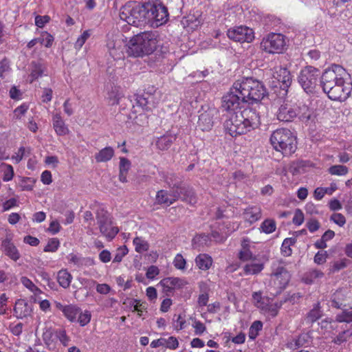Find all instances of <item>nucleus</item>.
<instances>
[{
    "mask_svg": "<svg viewBox=\"0 0 352 352\" xmlns=\"http://www.w3.org/2000/svg\"><path fill=\"white\" fill-rule=\"evenodd\" d=\"M246 103L244 96L237 91L235 82L230 91L222 98L221 108L228 113L224 128L232 137L245 134L261 124L259 114L255 109L245 108L241 111Z\"/></svg>",
    "mask_w": 352,
    "mask_h": 352,
    "instance_id": "1",
    "label": "nucleus"
},
{
    "mask_svg": "<svg viewBox=\"0 0 352 352\" xmlns=\"http://www.w3.org/2000/svg\"><path fill=\"white\" fill-rule=\"evenodd\" d=\"M158 35L155 32L147 31L133 36L126 44L129 56L140 57L152 54L158 43Z\"/></svg>",
    "mask_w": 352,
    "mask_h": 352,
    "instance_id": "2",
    "label": "nucleus"
},
{
    "mask_svg": "<svg viewBox=\"0 0 352 352\" xmlns=\"http://www.w3.org/2000/svg\"><path fill=\"white\" fill-rule=\"evenodd\" d=\"M270 140L273 148L281 152L284 156H290L297 148L296 138L287 129H276L272 133Z\"/></svg>",
    "mask_w": 352,
    "mask_h": 352,
    "instance_id": "3",
    "label": "nucleus"
},
{
    "mask_svg": "<svg viewBox=\"0 0 352 352\" xmlns=\"http://www.w3.org/2000/svg\"><path fill=\"white\" fill-rule=\"evenodd\" d=\"M235 83L237 91L244 96L247 103L258 102L267 95V90L263 82L253 78L237 80Z\"/></svg>",
    "mask_w": 352,
    "mask_h": 352,
    "instance_id": "4",
    "label": "nucleus"
},
{
    "mask_svg": "<svg viewBox=\"0 0 352 352\" xmlns=\"http://www.w3.org/2000/svg\"><path fill=\"white\" fill-rule=\"evenodd\" d=\"M147 12L146 3L128 2L120 8L119 15L129 25L138 27L147 23Z\"/></svg>",
    "mask_w": 352,
    "mask_h": 352,
    "instance_id": "5",
    "label": "nucleus"
},
{
    "mask_svg": "<svg viewBox=\"0 0 352 352\" xmlns=\"http://www.w3.org/2000/svg\"><path fill=\"white\" fill-rule=\"evenodd\" d=\"M347 75L346 70L340 65H333L327 69L320 77V86L325 93L340 83H344Z\"/></svg>",
    "mask_w": 352,
    "mask_h": 352,
    "instance_id": "6",
    "label": "nucleus"
},
{
    "mask_svg": "<svg viewBox=\"0 0 352 352\" xmlns=\"http://www.w3.org/2000/svg\"><path fill=\"white\" fill-rule=\"evenodd\" d=\"M96 218L101 234L109 241L113 239L118 233L119 230L113 226L109 212L103 208H100L96 211Z\"/></svg>",
    "mask_w": 352,
    "mask_h": 352,
    "instance_id": "7",
    "label": "nucleus"
},
{
    "mask_svg": "<svg viewBox=\"0 0 352 352\" xmlns=\"http://www.w3.org/2000/svg\"><path fill=\"white\" fill-rule=\"evenodd\" d=\"M320 71L312 66L304 67L298 76V82L307 93H312L317 86Z\"/></svg>",
    "mask_w": 352,
    "mask_h": 352,
    "instance_id": "8",
    "label": "nucleus"
},
{
    "mask_svg": "<svg viewBox=\"0 0 352 352\" xmlns=\"http://www.w3.org/2000/svg\"><path fill=\"white\" fill-rule=\"evenodd\" d=\"M286 45L285 36L281 34L270 33L261 42V48L268 54H280Z\"/></svg>",
    "mask_w": 352,
    "mask_h": 352,
    "instance_id": "9",
    "label": "nucleus"
},
{
    "mask_svg": "<svg viewBox=\"0 0 352 352\" xmlns=\"http://www.w3.org/2000/svg\"><path fill=\"white\" fill-rule=\"evenodd\" d=\"M147 23L159 27L164 24L168 19L167 8L162 4L146 3Z\"/></svg>",
    "mask_w": 352,
    "mask_h": 352,
    "instance_id": "10",
    "label": "nucleus"
},
{
    "mask_svg": "<svg viewBox=\"0 0 352 352\" xmlns=\"http://www.w3.org/2000/svg\"><path fill=\"white\" fill-rule=\"evenodd\" d=\"M228 38L235 42L251 43L254 39V32L247 26L230 28L227 32Z\"/></svg>",
    "mask_w": 352,
    "mask_h": 352,
    "instance_id": "11",
    "label": "nucleus"
},
{
    "mask_svg": "<svg viewBox=\"0 0 352 352\" xmlns=\"http://www.w3.org/2000/svg\"><path fill=\"white\" fill-rule=\"evenodd\" d=\"M331 306L336 309H352V291L349 289L337 290L332 296Z\"/></svg>",
    "mask_w": 352,
    "mask_h": 352,
    "instance_id": "12",
    "label": "nucleus"
},
{
    "mask_svg": "<svg viewBox=\"0 0 352 352\" xmlns=\"http://www.w3.org/2000/svg\"><path fill=\"white\" fill-rule=\"evenodd\" d=\"M183 192H180L178 188L175 187V184H174V187L170 188L168 191L166 190L157 191L155 201L157 204L169 206L181 198Z\"/></svg>",
    "mask_w": 352,
    "mask_h": 352,
    "instance_id": "13",
    "label": "nucleus"
},
{
    "mask_svg": "<svg viewBox=\"0 0 352 352\" xmlns=\"http://www.w3.org/2000/svg\"><path fill=\"white\" fill-rule=\"evenodd\" d=\"M352 91V84L345 80L344 83L337 85L335 87L325 92L332 100L344 101L346 100Z\"/></svg>",
    "mask_w": 352,
    "mask_h": 352,
    "instance_id": "14",
    "label": "nucleus"
},
{
    "mask_svg": "<svg viewBox=\"0 0 352 352\" xmlns=\"http://www.w3.org/2000/svg\"><path fill=\"white\" fill-rule=\"evenodd\" d=\"M217 109L214 107H209L206 110L202 109L199 116L197 126L203 131H209L214 124V117L217 115Z\"/></svg>",
    "mask_w": 352,
    "mask_h": 352,
    "instance_id": "15",
    "label": "nucleus"
},
{
    "mask_svg": "<svg viewBox=\"0 0 352 352\" xmlns=\"http://www.w3.org/2000/svg\"><path fill=\"white\" fill-rule=\"evenodd\" d=\"M272 78L274 79L272 81V87H279L280 89H285L291 85V74L289 71L286 68H276V71L274 72Z\"/></svg>",
    "mask_w": 352,
    "mask_h": 352,
    "instance_id": "16",
    "label": "nucleus"
},
{
    "mask_svg": "<svg viewBox=\"0 0 352 352\" xmlns=\"http://www.w3.org/2000/svg\"><path fill=\"white\" fill-rule=\"evenodd\" d=\"M21 283L24 287L28 288L30 291L33 293L31 296V299L34 302H38L41 310L44 311V300H41L40 295L42 294V291L38 288L29 278L25 276L21 278Z\"/></svg>",
    "mask_w": 352,
    "mask_h": 352,
    "instance_id": "17",
    "label": "nucleus"
},
{
    "mask_svg": "<svg viewBox=\"0 0 352 352\" xmlns=\"http://www.w3.org/2000/svg\"><path fill=\"white\" fill-rule=\"evenodd\" d=\"M340 328L341 331L332 340V342L336 344L340 345L347 342L352 336V324H342L340 327L336 325L334 329Z\"/></svg>",
    "mask_w": 352,
    "mask_h": 352,
    "instance_id": "18",
    "label": "nucleus"
},
{
    "mask_svg": "<svg viewBox=\"0 0 352 352\" xmlns=\"http://www.w3.org/2000/svg\"><path fill=\"white\" fill-rule=\"evenodd\" d=\"M31 306L23 299H19L14 307V316L18 318H23L30 315Z\"/></svg>",
    "mask_w": 352,
    "mask_h": 352,
    "instance_id": "19",
    "label": "nucleus"
},
{
    "mask_svg": "<svg viewBox=\"0 0 352 352\" xmlns=\"http://www.w3.org/2000/svg\"><path fill=\"white\" fill-rule=\"evenodd\" d=\"M176 138L175 135L167 133L157 138L155 146L160 151H166L172 146Z\"/></svg>",
    "mask_w": 352,
    "mask_h": 352,
    "instance_id": "20",
    "label": "nucleus"
},
{
    "mask_svg": "<svg viewBox=\"0 0 352 352\" xmlns=\"http://www.w3.org/2000/svg\"><path fill=\"white\" fill-rule=\"evenodd\" d=\"M2 248L5 254L11 259L16 261L20 258V253L8 236L2 241Z\"/></svg>",
    "mask_w": 352,
    "mask_h": 352,
    "instance_id": "21",
    "label": "nucleus"
},
{
    "mask_svg": "<svg viewBox=\"0 0 352 352\" xmlns=\"http://www.w3.org/2000/svg\"><path fill=\"white\" fill-rule=\"evenodd\" d=\"M165 346L169 349H175L179 346V342L175 337L170 336L168 339L160 338L151 342V347L157 348L158 346Z\"/></svg>",
    "mask_w": 352,
    "mask_h": 352,
    "instance_id": "22",
    "label": "nucleus"
},
{
    "mask_svg": "<svg viewBox=\"0 0 352 352\" xmlns=\"http://www.w3.org/2000/svg\"><path fill=\"white\" fill-rule=\"evenodd\" d=\"M297 116L296 111L291 107L281 105L277 113V118L282 122H290Z\"/></svg>",
    "mask_w": 352,
    "mask_h": 352,
    "instance_id": "23",
    "label": "nucleus"
},
{
    "mask_svg": "<svg viewBox=\"0 0 352 352\" xmlns=\"http://www.w3.org/2000/svg\"><path fill=\"white\" fill-rule=\"evenodd\" d=\"M272 276L274 277V283L276 284L278 282L280 288L285 287L290 277L289 272L283 267H277Z\"/></svg>",
    "mask_w": 352,
    "mask_h": 352,
    "instance_id": "24",
    "label": "nucleus"
},
{
    "mask_svg": "<svg viewBox=\"0 0 352 352\" xmlns=\"http://www.w3.org/2000/svg\"><path fill=\"white\" fill-rule=\"evenodd\" d=\"M52 121L54 129L58 135H65L69 133V130L59 113H53Z\"/></svg>",
    "mask_w": 352,
    "mask_h": 352,
    "instance_id": "25",
    "label": "nucleus"
},
{
    "mask_svg": "<svg viewBox=\"0 0 352 352\" xmlns=\"http://www.w3.org/2000/svg\"><path fill=\"white\" fill-rule=\"evenodd\" d=\"M107 45L109 54L113 58L119 60L124 57L123 49L120 41H109Z\"/></svg>",
    "mask_w": 352,
    "mask_h": 352,
    "instance_id": "26",
    "label": "nucleus"
},
{
    "mask_svg": "<svg viewBox=\"0 0 352 352\" xmlns=\"http://www.w3.org/2000/svg\"><path fill=\"white\" fill-rule=\"evenodd\" d=\"M264 269V263L257 262L256 258H254L251 262L245 264L243 267V273L245 275H256Z\"/></svg>",
    "mask_w": 352,
    "mask_h": 352,
    "instance_id": "27",
    "label": "nucleus"
},
{
    "mask_svg": "<svg viewBox=\"0 0 352 352\" xmlns=\"http://www.w3.org/2000/svg\"><path fill=\"white\" fill-rule=\"evenodd\" d=\"M245 221L253 223L261 217V209L260 207L254 206L247 208L243 212Z\"/></svg>",
    "mask_w": 352,
    "mask_h": 352,
    "instance_id": "28",
    "label": "nucleus"
},
{
    "mask_svg": "<svg viewBox=\"0 0 352 352\" xmlns=\"http://www.w3.org/2000/svg\"><path fill=\"white\" fill-rule=\"evenodd\" d=\"M165 181L170 188L174 187V184H175V187H177L180 192H188V196L190 197V201H195V197L192 198L193 192L192 190H187L184 187L181 186L179 184V179L175 175L170 174L167 175L166 177Z\"/></svg>",
    "mask_w": 352,
    "mask_h": 352,
    "instance_id": "29",
    "label": "nucleus"
},
{
    "mask_svg": "<svg viewBox=\"0 0 352 352\" xmlns=\"http://www.w3.org/2000/svg\"><path fill=\"white\" fill-rule=\"evenodd\" d=\"M309 342V336L307 334H301L287 344L289 349L296 350L305 346Z\"/></svg>",
    "mask_w": 352,
    "mask_h": 352,
    "instance_id": "30",
    "label": "nucleus"
},
{
    "mask_svg": "<svg viewBox=\"0 0 352 352\" xmlns=\"http://www.w3.org/2000/svg\"><path fill=\"white\" fill-rule=\"evenodd\" d=\"M114 155V150L111 146H107L101 149L95 155V160L98 163L109 161Z\"/></svg>",
    "mask_w": 352,
    "mask_h": 352,
    "instance_id": "31",
    "label": "nucleus"
},
{
    "mask_svg": "<svg viewBox=\"0 0 352 352\" xmlns=\"http://www.w3.org/2000/svg\"><path fill=\"white\" fill-rule=\"evenodd\" d=\"M197 266L202 270H208L212 263V258L206 254H200L195 258Z\"/></svg>",
    "mask_w": 352,
    "mask_h": 352,
    "instance_id": "32",
    "label": "nucleus"
},
{
    "mask_svg": "<svg viewBox=\"0 0 352 352\" xmlns=\"http://www.w3.org/2000/svg\"><path fill=\"white\" fill-rule=\"evenodd\" d=\"M182 280L178 278H166L160 281V285L166 292H171L182 285Z\"/></svg>",
    "mask_w": 352,
    "mask_h": 352,
    "instance_id": "33",
    "label": "nucleus"
},
{
    "mask_svg": "<svg viewBox=\"0 0 352 352\" xmlns=\"http://www.w3.org/2000/svg\"><path fill=\"white\" fill-rule=\"evenodd\" d=\"M80 309L76 305H69L65 306L63 309L64 316L71 322L76 321L78 315L80 314Z\"/></svg>",
    "mask_w": 352,
    "mask_h": 352,
    "instance_id": "34",
    "label": "nucleus"
},
{
    "mask_svg": "<svg viewBox=\"0 0 352 352\" xmlns=\"http://www.w3.org/2000/svg\"><path fill=\"white\" fill-rule=\"evenodd\" d=\"M72 279V275L66 270H61L58 272L57 280L59 285L63 288L69 287Z\"/></svg>",
    "mask_w": 352,
    "mask_h": 352,
    "instance_id": "35",
    "label": "nucleus"
},
{
    "mask_svg": "<svg viewBox=\"0 0 352 352\" xmlns=\"http://www.w3.org/2000/svg\"><path fill=\"white\" fill-rule=\"evenodd\" d=\"M322 313L320 309V303L316 304L313 309L307 314L306 320L308 322L313 323L322 317Z\"/></svg>",
    "mask_w": 352,
    "mask_h": 352,
    "instance_id": "36",
    "label": "nucleus"
},
{
    "mask_svg": "<svg viewBox=\"0 0 352 352\" xmlns=\"http://www.w3.org/2000/svg\"><path fill=\"white\" fill-rule=\"evenodd\" d=\"M336 322L344 323L343 324H352V311L344 310L342 313L337 314Z\"/></svg>",
    "mask_w": 352,
    "mask_h": 352,
    "instance_id": "37",
    "label": "nucleus"
},
{
    "mask_svg": "<svg viewBox=\"0 0 352 352\" xmlns=\"http://www.w3.org/2000/svg\"><path fill=\"white\" fill-rule=\"evenodd\" d=\"M324 276V273L318 270H312L309 271L305 278V282L307 284L314 283L316 279L321 278Z\"/></svg>",
    "mask_w": 352,
    "mask_h": 352,
    "instance_id": "38",
    "label": "nucleus"
},
{
    "mask_svg": "<svg viewBox=\"0 0 352 352\" xmlns=\"http://www.w3.org/2000/svg\"><path fill=\"white\" fill-rule=\"evenodd\" d=\"M133 244L135 247V251L142 253L148 250V243L140 237H135L133 239Z\"/></svg>",
    "mask_w": 352,
    "mask_h": 352,
    "instance_id": "39",
    "label": "nucleus"
},
{
    "mask_svg": "<svg viewBox=\"0 0 352 352\" xmlns=\"http://www.w3.org/2000/svg\"><path fill=\"white\" fill-rule=\"evenodd\" d=\"M276 228V222L272 219H265L261 225V230L266 234L272 233Z\"/></svg>",
    "mask_w": 352,
    "mask_h": 352,
    "instance_id": "40",
    "label": "nucleus"
},
{
    "mask_svg": "<svg viewBox=\"0 0 352 352\" xmlns=\"http://www.w3.org/2000/svg\"><path fill=\"white\" fill-rule=\"evenodd\" d=\"M121 98L122 94L116 87L113 88L108 94L109 102L111 105L118 104Z\"/></svg>",
    "mask_w": 352,
    "mask_h": 352,
    "instance_id": "41",
    "label": "nucleus"
},
{
    "mask_svg": "<svg viewBox=\"0 0 352 352\" xmlns=\"http://www.w3.org/2000/svg\"><path fill=\"white\" fill-rule=\"evenodd\" d=\"M329 172L331 175H344L348 173V168L342 165H334L329 168Z\"/></svg>",
    "mask_w": 352,
    "mask_h": 352,
    "instance_id": "42",
    "label": "nucleus"
},
{
    "mask_svg": "<svg viewBox=\"0 0 352 352\" xmlns=\"http://www.w3.org/2000/svg\"><path fill=\"white\" fill-rule=\"evenodd\" d=\"M90 35V30H88L84 31L83 33L78 38L76 43L74 44L75 49L80 50L85 44L86 41L89 38Z\"/></svg>",
    "mask_w": 352,
    "mask_h": 352,
    "instance_id": "43",
    "label": "nucleus"
},
{
    "mask_svg": "<svg viewBox=\"0 0 352 352\" xmlns=\"http://www.w3.org/2000/svg\"><path fill=\"white\" fill-rule=\"evenodd\" d=\"M78 316V319L76 318V321L79 322L80 326L84 327L90 322L91 315L89 311H85L82 313L80 310Z\"/></svg>",
    "mask_w": 352,
    "mask_h": 352,
    "instance_id": "44",
    "label": "nucleus"
},
{
    "mask_svg": "<svg viewBox=\"0 0 352 352\" xmlns=\"http://www.w3.org/2000/svg\"><path fill=\"white\" fill-rule=\"evenodd\" d=\"M43 66L41 64H36L34 63L32 65V72H31V82H32L34 80L37 79L38 77L42 76L43 74Z\"/></svg>",
    "mask_w": 352,
    "mask_h": 352,
    "instance_id": "45",
    "label": "nucleus"
},
{
    "mask_svg": "<svg viewBox=\"0 0 352 352\" xmlns=\"http://www.w3.org/2000/svg\"><path fill=\"white\" fill-rule=\"evenodd\" d=\"M10 64L8 58H4L0 61V78L3 79L5 78V73L10 71Z\"/></svg>",
    "mask_w": 352,
    "mask_h": 352,
    "instance_id": "46",
    "label": "nucleus"
},
{
    "mask_svg": "<svg viewBox=\"0 0 352 352\" xmlns=\"http://www.w3.org/2000/svg\"><path fill=\"white\" fill-rule=\"evenodd\" d=\"M186 261L181 254H177L173 261V265L175 268L180 270L186 269Z\"/></svg>",
    "mask_w": 352,
    "mask_h": 352,
    "instance_id": "47",
    "label": "nucleus"
},
{
    "mask_svg": "<svg viewBox=\"0 0 352 352\" xmlns=\"http://www.w3.org/2000/svg\"><path fill=\"white\" fill-rule=\"evenodd\" d=\"M60 245V241L57 238H50L45 245V252H55Z\"/></svg>",
    "mask_w": 352,
    "mask_h": 352,
    "instance_id": "48",
    "label": "nucleus"
},
{
    "mask_svg": "<svg viewBox=\"0 0 352 352\" xmlns=\"http://www.w3.org/2000/svg\"><path fill=\"white\" fill-rule=\"evenodd\" d=\"M262 327L263 324L261 321H254L250 329V338H254L257 336L258 332L262 329Z\"/></svg>",
    "mask_w": 352,
    "mask_h": 352,
    "instance_id": "49",
    "label": "nucleus"
},
{
    "mask_svg": "<svg viewBox=\"0 0 352 352\" xmlns=\"http://www.w3.org/2000/svg\"><path fill=\"white\" fill-rule=\"evenodd\" d=\"M151 96L146 97L144 95H137L135 96L136 104L142 108H147L148 104L151 102Z\"/></svg>",
    "mask_w": 352,
    "mask_h": 352,
    "instance_id": "50",
    "label": "nucleus"
},
{
    "mask_svg": "<svg viewBox=\"0 0 352 352\" xmlns=\"http://www.w3.org/2000/svg\"><path fill=\"white\" fill-rule=\"evenodd\" d=\"M29 106L26 103H23L14 111V118L16 119H21L23 116L27 112Z\"/></svg>",
    "mask_w": 352,
    "mask_h": 352,
    "instance_id": "51",
    "label": "nucleus"
},
{
    "mask_svg": "<svg viewBox=\"0 0 352 352\" xmlns=\"http://www.w3.org/2000/svg\"><path fill=\"white\" fill-rule=\"evenodd\" d=\"M254 258H256L253 256L252 252L250 251L249 248H245V249H241L239 252V258L241 261H252L254 259Z\"/></svg>",
    "mask_w": 352,
    "mask_h": 352,
    "instance_id": "52",
    "label": "nucleus"
},
{
    "mask_svg": "<svg viewBox=\"0 0 352 352\" xmlns=\"http://www.w3.org/2000/svg\"><path fill=\"white\" fill-rule=\"evenodd\" d=\"M61 229V226L58 220H52L50 223L49 227L45 231H47L51 234H57Z\"/></svg>",
    "mask_w": 352,
    "mask_h": 352,
    "instance_id": "53",
    "label": "nucleus"
},
{
    "mask_svg": "<svg viewBox=\"0 0 352 352\" xmlns=\"http://www.w3.org/2000/svg\"><path fill=\"white\" fill-rule=\"evenodd\" d=\"M128 253L127 248L124 245L122 247H120L116 253L113 262L114 263H120L123 257Z\"/></svg>",
    "mask_w": 352,
    "mask_h": 352,
    "instance_id": "54",
    "label": "nucleus"
},
{
    "mask_svg": "<svg viewBox=\"0 0 352 352\" xmlns=\"http://www.w3.org/2000/svg\"><path fill=\"white\" fill-rule=\"evenodd\" d=\"M129 305L133 307V311L142 312L146 309L145 304L140 303V301L137 299H131Z\"/></svg>",
    "mask_w": 352,
    "mask_h": 352,
    "instance_id": "55",
    "label": "nucleus"
},
{
    "mask_svg": "<svg viewBox=\"0 0 352 352\" xmlns=\"http://www.w3.org/2000/svg\"><path fill=\"white\" fill-rule=\"evenodd\" d=\"M306 226L309 232L313 233L320 228V223L317 219L311 218L307 221L306 223Z\"/></svg>",
    "mask_w": 352,
    "mask_h": 352,
    "instance_id": "56",
    "label": "nucleus"
},
{
    "mask_svg": "<svg viewBox=\"0 0 352 352\" xmlns=\"http://www.w3.org/2000/svg\"><path fill=\"white\" fill-rule=\"evenodd\" d=\"M330 220L340 227L343 226L346 223V219L344 216L340 213H333L331 216Z\"/></svg>",
    "mask_w": 352,
    "mask_h": 352,
    "instance_id": "57",
    "label": "nucleus"
},
{
    "mask_svg": "<svg viewBox=\"0 0 352 352\" xmlns=\"http://www.w3.org/2000/svg\"><path fill=\"white\" fill-rule=\"evenodd\" d=\"M23 328V324L21 322H19L17 324L12 323L9 326V329L12 333L16 336H19L21 334Z\"/></svg>",
    "mask_w": 352,
    "mask_h": 352,
    "instance_id": "58",
    "label": "nucleus"
},
{
    "mask_svg": "<svg viewBox=\"0 0 352 352\" xmlns=\"http://www.w3.org/2000/svg\"><path fill=\"white\" fill-rule=\"evenodd\" d=\"M292 221L296 226H300L303 223L304 214L300 209H296L295 210Z\"/></svg>",
    "mask_w": 352,
    "mask_h": 352,
    "instance_id": "59",
    "label": "nucleus"
},
{
    "mask_svg": "<svg viewBox=\"0 0 352 352\" xmlns=\"http://www.w3.org/2000/svg\"><path fill=\"white\" fill-rule=\"evenodd\" d=\"M14 176V170L11 165H5V169L3 170V180L5 182L10 181Z\"/></svg>",
    "mask_w": 352,
    "mask_h": 352,
    "instance_id": "60",
    "label": "nucleus"
},
{
    "mask_svg": "<svg viewBox=\"0 0 352 352\" xmlns=\"http://www.w3.org/2000/svg\"><path fill=\"white\" fill-rule=\"evenodd\" d=\"M120 172L127 173L131 166L130 161L125 157H120Z\"/></svg>",
    "mask_w": 352,
    "mask_h": 352,
    "instance_id": "61",
    "label": "nucleus"
},
{
    "mask_svg": "<svg viewBox=\"0 0 352 352\" xmlns=\"http://www.w3.org/2000/svg\"><path fill=\"white\" fill-rule=\"evenodd\" d=\"M9 94L12 99L20 100L21 98L22 92L16 86H13L10 88Z\"/></svg>",
    "mask_w": 352,
    "mask_h": 352,
    "instance_id": "62",
    "label": "nucleus"
},
{
    "mask_svg": "<svg viewBox=\"0 0 352 352\" xmlns=\"http://www.w3.org/2000/svg\"><path fill=\"white\" fill-rule=\"evenodd\" d=\"M57 337L59 339L60 342L64 345L67 346L68 343L70 340L69 338L66 335V332L65 330H60L57 332Z\"/></svg>",
    "mask_w": 352,
    "mask_h": 352,
    "instance_id": "63",
    "label": "nucleus"
},
{
    "mask_svg": "<svg viewBox=\"0 0 352 352\" xmlns=\"http://www.w3.org/2000/svg\"><path fill=\"white\" fill-rule=\"evenodd\" d=\"M26 154V150L24 147H21L18 152H16L13 156H12V159L14 160H15V162L16 163H19L21 160L23 159V157Z\"/></svg>",
    "mask_w": 352,
    "mask_h": 352,
    "instance_id": "64",
    "label": "nucleus"
}]
</instances>
